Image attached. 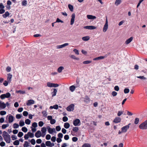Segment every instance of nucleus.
<instances>
[{"label":"nucleus","mask_w":147,"mask_h":147,"mask_svg":"<svg viewBox=\"0 0 147 147\" xmlns=\"http://www.w3.org/2000/svg\"><path fill=\"white\" fill-rule=\"evenodd\" d=\"M6 108L5 103L2 101H0V110H2Z\"/></svg>","instance_id":"2eb2a0df"},{"label":"nucleus","mask_w":147,"mask_h":147,"mask_svg":"<svg viewBox=\"0 0 147 147\" xmlns=\"http://www.w3.org/2000/svg\"><path fill=\"white\" fill-rule=\"evenodd\" d=\"M35 136L37 138H39L41 136L42 137V134L41 131L40 130H38L35 134Z\"/></svg>","instance_id":"a211bd4d"},{"label":"nucleus","mask_w":147,"mask_h":147,"mask_svg":"<svg viewBox=\"0 0 147 147\" xmlns=\"http://www.w3.org/2000/svg\"><path fill=\"white\" fill-rule=\"evenodd\" d=\"M34 103L35 101L34 100L32 99H30L27 101L26 104L27 106H29L34 104Z\"/></svg>","instance_id":"9b49d317"},{"label":"nucleus","mask_w":147,"mask_h":147,"mask_svg":"<svg viewBox=\"0 0 147 147\" xmlns=\"http://www.w3.org/2000/svg\"><path fill=\"white\" fill-rule=\"evenodd\" d=\"M6 112L4 111H1L0 112V114L1 115H5L6 114Z\"/></svg>","instance_id":"3c124183"},{"label":"nucleus","mask_w":147,"mask_h":147,"mask_svg":"<svg viewBox=\"0 0 147 147\" xmlns=\"http://www.w3.org/2000/svg\"><path fill=\"white\" fill-rule=\"evenodd\" d=\"M131 125L130 123H129L128 125L123 127L121 128L122 132L123 133H125L127 132V130L129 129V126Z\"/></svg>","instance_id":"39448f33"},{"label":"nucleus","mask_w":147,"mask_h":147,"mask_svg":"<svg viewBox=\"0 0 147 147\" xmlns=\"http://www.w3.org/2000/svg\"><path fill=\"white\" fill-rule=\"evenodd\" d=\"M68 119V118L66 116H65L63 118V121L64 122H66L67 121Z\"/></svg>","instance_id":"680f3d73"},{"label":"nucleus","mask_w":147,"mask_h":147,"mask_svg":"<svg viewBox=\"0 0 147 147\" xmlns=\"http://www.w3.org/2000/svg\"><path fill=\"white\" fill-rule=\"evenodd\" d=\"M29 143L27 141H25L24 144V147H28L29 146Z\"/></svg>","instance_id":"4c0bfd02"},{"label":"nucleus","mask_w":147,"mask_h":147,"mask_svg":"<svg viewBox=\"0 0 147 147\" xmlns=\"http://www.w3.org/2000/svg\"><path fill=\"white\" fill-rule=\"evenodd\" d=\"M139 127L140 129H147V120L145 121L144 122L141 124Z\"/></svg>","instance_id":"f03ea898"},{"label":"nucleus","mask_w":147,"mask_h":147,"mask_svg":"<svg viewBox=\"0 0 147 147\" xmlns=\"http://www.w3.org/2000/svg\"><path fill=\"white\" fill-rule=\"evenodd\" d=\"M64 68L63 66H60L57 69V70L58 72L60 73L62 72V71L64 69Z\"/></svg>","instance_id":"cd10ccee"},{"label":"nucleus","mask_w":147,"mask_h":147,"mask_svg":"<svg viewBox=\"0 0 147 147\" xmlns=\"http://www.w3.org/2000/svg\"><path fill=\"white\" fill-rule=\"evenodd\" d=\"M129 92V90L128 88H126L124 90V93L125 94H127Z\"/></svg>","instance_id":"8fccbe9b"},{"label":"nucleus","mask_w":147,"mask_h":147,"mask_svg":"<svg viewBox=\"0 0 147 147\" xmlns=\"http://www.w3.org/2000/svg\"><path fill=\"white\" fill-rule=\"evenodd\" d=\"M122 0H116L115 3V4L116 6H118L122 2Z\"/></svg>","instance_id":"393cba45"},{"label":"nucleus","mask_w":147,"mask_h":147,"mask_svg":"<svg viewBox=\"0 0 147 147\" xmlns=\"http://www.w3.org/2000/svg\"><path fill=\"white\" fill-rule=\"evenodd\" d=\"M108 21L107 18H106V19L105 23L104 25L103 29V31L104 32H105L107 31L108 28Z\"/></svg>","instance_id":"0eeeda50"},{"label":"nucleus","mask_w":147,"mask_h":147,"mask_svg":"<svg viewBox=\"0 0 147 147\" xmlns=\"http://www.w3.org/2000/svg\"><path fill=\"white\" fill-rule=\"evenodd\" d=\"M47 129L48 132L51 134H52L53 133L55 132V129L54 128H51L49 126L47 127Z\"/></svg>","instance_id":"1a4fd4ad"},{"label":"nucleus","mask_w":147,"mask_h":147,"mask_svg":"<svg viewBox=\"0 0 147 147\" xmlns=\"http://www.w3.org/2000/svg\"><path fill=\"white\" fill-rule=\"evenodd\" d=\"M133 39V38L132 37H130L126 40L125 42V43L126 45L128 44Z\"/></svg>","instance_id":"412c9836"},{"label":"nucleus","mask_w":147,"mask_h":147,"mask_svg":"<svg viewBox=\"0 0 147 147\" xmlns=\"http://www.w3.org/2000/svg\"><path fill=\"white\" fill-rule=\"evenodd\" d=\"M139 119L138 118H136L135 120L134 123L135 124H137L138 123L139 121Z\"/></svg>","instance_id":"4d7b16f0"},{"label":"nucleus","mask_w":147,"mask_h":147,"mask_svg":"<svg viewBox=\"0 0 147 147\" xmlns=\"http://www.w3.org/2000/svg\"><path fill=\"white\" fill-rule=\"evenodd\" d=\"M82 147H91V145L89 144L85 143L82 145Z\"/></svg>","instance_id":"58836bf2"},{"label":"nucleus","mask_w":147,"mask_h":147,"mask_svg":"<svg viewBox=\"0 0 147 147\" xmlns=\"http://www.w3.org/2000/svg\"><path fill=\"white\" fill-rule=\"evenodd\" d=\"M73 123L75 126H79L81 125V122L79 119H77L74 121Z\"/></svg>","instance_id":"423d86ee"},{"label":"nucleus","mask_w":147,"mask_h":147,"mask_svg":"<svg viewBox=\"0 0 147 147\" xmlns=\"http://www.w3.org/2000/svg\"><path fill=\"white\" fill-rule=\"evenodd\" d=\"M92 63V61L90 60H87L83 62V63L84 64H88Z\"/></svg>","instance_id":"79ce46f5"},{"label":"nucleus","mask_w":147,"mask_h":147,"mask_svg":"<svg viewBox=\"0 0 147 147\" xmlns=\"http://www.w3.org/2000/svg\"><path fill=\"white\" fill-rule=\"evenodd\" d=\"M16 92L22 94H24L26 93L25 91H22L21 90H16Z\"/></svg>","instance_id":"f704fd0d"},{"label":"nucleus","mask_w":147,"mask_h":147,"mask_svg":"<svg viewBox=\"0 0 147 147\" xmlns=\"http://www.w3.org/2000/svg\"><path fill=\"white\" fill-rule=\"evenodd\" d=\"M8 76L7 77V81L8 82H10L11 81V79L12 77V75L9 73L7 74Z\"/></svg>","instance_id":"5701e85b"},{"label":"nucleus","mask_w":147,"mask_h":147,"mask_svg":"<svg viewBox=\"0 0 147 147\" xmlns=\"http://www.w3.org/2000/svg\"><path fill=\"white\" fill-rule=\"evenodd\" d=\"M69 45V43H65L63 45H57L56 46V48L57 49H60L62 48H63L65 47V46H67L68 45Z\"/></svg>","instance_id":"4468645a"},{"label":"nucleus","mask_w":147,"mask_h":147,"mask_svg":"<svg viewBox=\"0 0 147 147\" xmlns=\"http://www.w3.org/2000/svg\"><path fill=\"white\" fill-rule=\"evenodd\" d=\"M87 18L89 20H94L96 18V17L95 16L90 15H87Z\"/></svg>","instance_id":"aec40b11"},{"label":"nucleus","mask_w":147,"mask_h":147,"mask_svg":"<svg viewBox=\"0 0 147 147\" xmlns=\"http://www.w3.org/2000/svg\"><path fill=\"white\" fill-rule=\"evenodd\" d=\"M8 117V122L9 123H12L14 121V117L11 115H7V117Z\"/></svg>","instance_id":"ddd939ff"},{"label":"nucleus","mask_w":147,"mask_h":147,"mask_svg":"<svg viewBox=\"0 0 147 147\" xmlns=\"http://www.w3.org/2000/svg\"><path fill=\"white\" fill-rule=\"evenodd\" d=\"M47 86L50 88H56L59 86V85L57 84H55L50 82H48L47 83Z\"/></svg>","instance_id":"7ed1b4c3"},{"label":"nucleus","mask_w":147,"mask_h":147,"mask_svg":"<svg viewBox=\"0 0 147 147\" xmlns=\"http://www.w3.org/2000/svg\"><path fill=\"white\" fill-rule=\"evenodd\" d=\"M123 113V111H119L117 113V115L118 116H120Z\"/></svg>","instance_id":"e2e57ef3"},{"label":"nucleus","mask_w":147,"mask_h":147,"mask_svg":"<svg viewBox=\"0 0 147 147\" xmlns=\"http://www.w3.org/2000/svg\"><path fill=\"white\" fill-rule=\"evenodd\" d=\"M23 135V134L22 132H19L18 134V136L20 138Z\"/></svg>","instance_id":"bf43d9fd"},{"label":"nucleus","mask_w":147,"mask_h":147,"mask_svg":"<svg viewBox=\"0 0 147 147\" xmlns=\"http://www.w3.org/2000/svg\"><path fill=\"white\" fill-rule=\"evenodd\" d=\"M78 86H75L74 85H72L69 87L70 90L71 92H73L75 90L76 88L78 87Z\"/></svg>","instance_id":"4be33fe9"},{"label":"nucleus","mask_w":147,"mask_h":147,"mask_svg":"<svg viewBox=\"0 0 147 147\" xmlns=\"http://www.w3.org/2000/svg\"><path fill=\"white\" fill-rule=\"evenodd\" d=\"M31 123V121L28 119H27L25 120V123L27 125H29Z\"/></svg>","instance_id":"a19ab883"},{"label":"nucleus","mask_w":147,"mask_h":147,"mask_svg":"<svg viewBox=\"0 0 147 147\" xmlns=\"http://www.w3.org/2000/svg\"><path fill=\"white\" fill-rule=\"evenodd\" d=\"M53 92H51V94H52V96L53 97L56 96L57 92V90L56 89L54 88L53 89Z\"/></svg>","instance_id":"bb28decb"},{"label":"nucleus","mask_w":147,"mask_h":147,"mask_svg":"<svg viewBox=\"0 0 147 147\" xmlns=\"http://www.w3.org/2000/svg\"><path fill=\"white\" fill-rule=\"evenodd\" d=\"M13 144L15 145H18L19 144V142L18 140H16L13 142Z\"/></svg>","instance_id":"a18cd8bd"},{"label":"nucleus","mask_w":147,"mask_h":147,"mask_svg":"<svg viewBox=\"0 0 147 147\" xmlns=\"http://www.w3.org/2000/svg\"><path fill=\"white\" fill-rule=\"evenodd\" d=\"M137 77L138 78H140L141 79H143L144 80H146V78L144 77L143 76H137Z\"/></svg>","instance_id":"13d9d810"},{"label":"nucleus","mask_w":147,"mask_h":147,"mask_svg":"<svg viewBox=\"0 0 147 147\" xmlns=\"http://www.w3.org/2000/svg\"><path fill=\"white\" fill-rule=\"evenodd\" d=\"M28 135L31 138H32L34 137V134L33 133H31L30 132H28Z\"/></svg>","instance_id":"ea45409f"},{"label":"nucleus","mask_w":147,"mask_h":147,"mask_svg":"<svg viewBox=\"0 0 147 147\" xmlns=\"http://www.w3.org/2000/svg\"><path fill=\"white\" fill-rule=\"evenodd\" d=\"M45 144L47 146H50L51 144V142L50 141H46L45 142Z\"/></svg>","instance_id":"603ef678"},{"label":"nucleus","mask_w":147,"mask_h":147,"mask_svg":"<svg viewBox=\"0 0 147 147\" xmlns=\"http://www.w3.org/2000/svg\"><path fill=\"white\" fill-rule=\"evenodd\" d=\"M96 27L92 26H86L84 27V28L88 30H93L96 28Z\"/></svg>","instance_id":"dca6fc26"},{"label":"nucleus","mask_w":147,"mask_h":147,"mask_svg":"<svg viewBox=\"0 0 147 147\" xmlns=\"http://www.w3.org/2000/svg\"><path fill=\"white\" fill-rule=\"evenodd\" d=\"M107 55H105L104 56H100V57H96L94 58L93 59V60L96 61V60H98L101 59H102L105 58L107 57Z\"/></svg>","instance_id":"f3484780"},{"label":"nucleus","mask_w":147,"mask_h":147,"mask_svg":"<svg viewBox=\"0 0 147 147\" xmlns=\"http://www.w3.org/2000/svg\"><path fill=\"white\" fill-rule=\"evenodd\" d=\"M90 39V37L88 36H85L82 38V39L85 41L88 40Z\"/></svg>","instance_id":"c85d7f7f"},{"label":"nucleus","mask_w":147,"mask_h":147,"mask_svg":"<svg viewBox=\"0 0 147 147\" xmlns=\"http://www.w3.org/2000/svg\"><path fill=\"white\" fill-rule=\"evenodd\" d=\"M11 96V94L9 92H7L6 94H3L0 96V98L2 99H4L5 98H8Z\"/></svg>","instance_id":"20e7f679"},{"label":"nucleus","mask_w":147,"mask_h":147,"mask_svg":"<svg viewBox=\"0 0 147 147\" xmlns=\"http://www.w3.org/2000/svg\"><path fill=\"white\" fill-rule=\"evenodd\" d=\"M27 4V2L26 0H23L22 2V5L23 6H26Z\"/></svg>","instance_id":"72a5a7b5"},{"label":"nucleus","mask_w":147,"mask_h":147,"mask_svg":"<svg viewBox=\"0 0 147 147\" xmlns=\"http://www.w3.org/2000/svg\"><path fill=\"white\" fill-rule=\"evenodd\" d=\"M9 125L8 124H3L2 126V128L3 129H5L7 127H8L9 126Z\"/></svg>","instance_id":"37998d69"},{"label":"nucleus","mask_w":147,"mask_h":147,"mask_svg":"<svg viewBox=\"0 0 147 147\" xmlns=\"http://www.w3.org/2000/svg\"><path fill=\"white\" fill-rule=\"evenodd\" d=\"M38 126L37 123L36 122H34L32 125V127L34 128H36Z\"/></svg>","instance_id":"6e6d98bb"},{"label":"nucleus","mask_w":147,"mask_h":147,"mask_svg":"<svg viewBox=\"0 0 147 147\" xmlns=\"http://www.w3.org/2000/svg\"><path fill=\"white\" fill-rule=\"evenodd\" d=\"M73 51L75 53V54L77 55H79V51L76 49H74L73 50Z\"/></svg>","instance_id":"de8ad7c7"},{"label":"nucleus","mask_w":147,"mask_h":147,"mask_svg":"<svg viewBox=\"0 0 147 147\" xmlns=\"http://www.w3.org/2000/svg\"><path fill=\"white\" fill-rule=\"evenodd\" d=\"M90 98L88 96H85L84 98V101L86 102V103H88L90 101Z\"/></svg>","instance_id":"c756f323"},{"label":"nucleus","mask_w":147,"mask_h":147,"mask_svg":"<svg viewBox=\"0 0 147 147\" xmlns=\"http://www.w3.org/2000/svg\"><path fill=\"white\" fill-rule=\"evenodd\" d=\"M121 121V119L119 117H116L114 120L113 122L115 123H119Z\"/></svg>","instance_id":"6ab92c4d"},{"label":"nucleus","mask_w":147,"mask_h":147,"mask_svg":"<svg viewBox=\"0 0 147 147\" xmlns=\"http://www.w3.org/2000/svg\"><path fill=\"white\" fill-rule=\"evenodd\" d=\"M70 57L74 59L79 60L80 59L79 58L76 57L75 55H71L70 56Z\"/></svg>","instance_id":"b1692460"},{"label":"nucleus","mask_w":147,"mask_h":147,"mask_svg":"<svg viewBox=\"0 0 147 147\" xmlns=\"http://www.w3.org/2000/svg\"><path fill=\"white\" fill-rule=\"evenodd\" d=\"M41 134H42V137H44L46 134L47 129L46 127H43L41 129Z\"/></svg>","instance_id":"6e6552de"},{"label":"nucleus","mask_w":147,"mask_h":147,"mask_svg":"<svg viewBox=\"0 0 147 147\" xmlns=\"http://www.w3.org/2000/svg\"><path fill=\"white\" fill-rule=\"evenodd\" d=\"M2 136L6 143H9L10 142L11 138L10 136L6 131H4L3 132Z\"/></svg>","instance_id":"f257e3e1"},{"label":"nucleus","mask_w":147,"mask_h":147,"mask_svg":"<svg viewBox=\"0 0 147 147\" xmlns=\"http://www.w3.org/2000/svg\"><path fill=\"white\" fill-rule=\"evenodd\" d=\"M78 129V127H74L73 128V130L75 132H77Z\"/></svg>","instance_id":"49530a36"},{"label":"nucleus","mask_w":147,"mask_h":147,"mask_svg":"<svg viewBox=\"0 0 147 147\" xmlns=\"http://www.w3.org/2000/svg\"><path fill=\"white\" fill-rule=\"evenodd\" d=\"M25 125L24 122V121L21 120L19 121V125L21 127L24 126Z\"/></svg>","instance_id":"2f4dec72"},{"label":"nucleus","mask_w":147,"mask_h":147,"mask_svg":"<svg viewBox=\"0 0 147 147\" xmlns=\"http://www.w3.org/2000/svg\"><path fill=\"white\" fill-rule=\"evenodd\" d=\"M22 117V115L21 114H18L16 115V117L18 119H19L21 118Z\"/></svg>","instance_id":"864d4df0"},{"label":"nucleus","mask_w":147,"mask_h":147,"mask_svg":"<svg viewBox=\"0 0 147 147\" xmlns=\"http://www.w3.org/2000/svg\"><path fill=\"white\" fill-rule=\"evenodd\" d=\"M44 124V123L42 121H40L38 123V125L40 127L42 126Z\"/></svg>","instance_id":"5fc2aeb1"},{"label":"nucleus","mask_w":147,"mask_h":147,"mask_svg":"<svg viewBox=\"0 0 147 147\" xmlns=\"http://www.w3.org/2000/svg\"><path fill=\"white\" fill-rule=\"evenodd\" d=\"M22 130L24 132H26L28 131L27 129L25 127H23L22 128Z\"/></svg>","instance_id":"09e8293b"},{"label":"nucleus","mask_w":147,"mask_h":147,"mask_svg":"<svg viewBox=\"0 0 147 147\" xmlns=\"http://www.w3.org/2000/svg\"><path fill=\"white\" fill-rule=\"evenodd\" d=\"M68 7L71 11H73V7L72 5L71 4H69L68 5Z\"/></svg>","instance_id":"c9c22d12"},{"label":"nucleus","mask_w":147,"mask_h":147,"mask_svg":"<svg viewBox=\"0 0 147 147\" xmlns=\"http://www.w3.org/2000/svg\"><path fill=\"white\" fill-rule=\"evenodd\" d=\"M9 15V12L8 11H6L5 12V13L3 15V17L4 18H6Z\"/></svg>","instance_id":"473e14b6"},{"label":"nucleus","mask_w":147,"mask_h":147,"mask_svg":"<svg viewBox=\"0 0 147 147\" xmlns=\"http://www.w3.org/2000/svg\"><path fill=\"white\" fill-rule=\"evenodd\" d=\"M75 14L74 13H73L71 16V18L70 21V24L72 25L74 22L75 19Z\"/></svg>","instance_id":"f8f14e48"},{"label":"nucleus","mask_w":147,"mask_h":147,"mask_svg":"<svg viewBox=\"0 0 147 147\" xmlns=\"http://www.w3.org/2000/svg\"><path fill=\"white\" fill-rule=\"evenodd\" d=\"M11 68L9 66H7L6 67V71L7 72H9L11 71Z\"/></svg>","instance_id":"0e129e2a"},{"label":"nucleus","mask_w":147,"mask_h":147,"mask_svg":"<svg viewBox=\"0 0 147 147\" xmlns=\"http://www.w3.org/2000/svg\"><path fill=\"white\" fill-rule=\"evenodd\" d=\"M51 136L49 134H47L46 136V139L47 140H49L51 139Z\"/></svg>","instance_id":"69168bd1"},{"label":"nucleus","mask_w":147,"mask_h":147,"mask_svg":"<svg viewBox=\"0 0 147 147\" xmlns=\"http://www.w3.org/2000/svg\"><path fill=\"white\" fill-rule=\"evenodd\" d=\"M64 126L66 129H68L70 127V124L69 123L66 122L64 123Z\"/></svg>","instance_id":"7c9ffc66"},{"label":"nucleus","mask_w":147,"mask_h":147,"mask_svg":"<svg viewBox=\"0 0 147 147\" xmlns=\"http://www.w3.org/2000/svg\"><path fill=\"white\" fill-rule=\"evenodd\" d=\"M13 127L14 129H17L19 127V125L16 123H14L13 125Z\"/></svg>","instance_id":"e433bc0d"},{"label":"nucleus","mask_w":147,"mask_h":147,"mask_svg":"<svg viewBox=\"0 0 147 147\" xmlns=\"http://www.w3.org/2000/svg\"><path fill=\"white\" fill-rule=\"evenodd\" d=\"M69 138V137L68 135H66L64 136V139L65 140H67Z\"/></svg>","instance_id":"774afa93"},{"label":"nucleus","mask_w":147,"mask_h":147,"mask_svg":"<svg viewBox=\"0 0 147 147\" xmlns=\"http://www.w3.org/2000/svg\"><path fill=\"white\" fill-rule=\"evenodd\" d=\"M56 121L55 119H52L50 121V123L51 124H53L55 123Z\"/></svg>","instance_id":"052dcab7"},{"label":"nucleus","mask_w":147,"mask_h":147,"mask_svg":"<svg viewBox=\"0 0 147 147\" xmlns=\"http://www.w3.org/2000/svg\"><path fill=\"white\" fill-rule=\"evenodd\" d=\"M58 108V106L57 105H55L53 106H51L49 107L50 109H57Z\"/></svg>","instance_id":"a878e982"},{"label":"nucleus","mask_w":147,"mask_h":147,"mask_svg":"<svg viewBox=\"0 0 147 147\" xmlns=\"http://www.w3.org/2000/svg\"><path fill=\"white\" fill-rule=\"evenodd\" d=\"M111 94H112V95L113 96H115L117 95V93L115 91H113L112 92Z\"/></svg>","instance_id":"338daca9"},{"label":"nucleus","mask_w":147,"mask_h":147,"mask_svg":"<svg viewBox=\"0 0 147 147\" xmlns=\"http://www.w3.org/2000/svg\"><path fill=\"white\" fill-rule=\"evenodd\" d=\"M74 105L73 104H71L67 107L66 109L68 111H72L74 110Z\"/></svg>","instance_id":"9d476101"},{"label":"nucleus","mask_w":147,"mask_h":147,"mask_svg":"<svg viewBox=\"0 0 147 147\" xmlns=\"http://www.w3.org/2000/svg\"><path fill=\"white\" fill-rule=\"evenodd\" d=\"M42 113L43 114V115L44 117H47V112L46 111H42Z\"/></svg>","instance_id":"c03bdc74"}]
</instances>
